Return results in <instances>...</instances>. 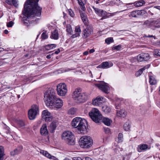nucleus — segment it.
Masks as SVG:
<instances>
[{
    "label": "nucleus",
    "mask_w": 160,
    "mask_h": 160,
    "mask_svg": "<svg viewBox=\"0 0 160 160\" xmlns=\"http://www.w3.org/2000/svg\"><path fill=\"white\" fill-rule=\"evenodd\" d=\"M39 0H28L24 4V9L23 14L24 16L23 21L29 22L28 20L35 16L40 17L42 11V8L38 5Z\"/></svg>",
    "instance_id": "obj_1"
},
{
    "label": "nucleus",
    "mask_w": 160,
    "mask_h": 160,
    "mask_svg": "<svg viewBox=\"0 0 160 160\" xmlns=\"http://www.w3.org/2000/svg\"><path fill=\"white\" fill-rule=\"evenodd\" d=\"M89 115L92 120L96 123L102 121L105 124L109 126L112 122V120L108 118H102L99 111L96 108H92L89 112Z\"/></svg>",
    "instance_id": "obj_2"
},
{
    "label": "nucleus",
    "mask_w": 160,
    "mask_h": 160,
    "mask_svg": "<svg viewBox=\"0 0 160 160\" xmlns=\"http://www.w3.org/2000/svg\"><path fill=\"white\" fill-rule=\"evenodd\" d=\"M86 122V121L85 119L77 117L72 120V127L78 130L79 133H84L87 131L85 125Z\"/></svg>",
    "instance_id": "obj_3"
},
{
    "label": "nucleus",
    "mask_w": 160,
    "mask_h": 160,
    "mask_svg": "<svg viewBox=\"0 0 160 160\" xmlns=\"http://www.w3.org/2000/svg\"><path fill=\"white\" fill-rule=\"evenodd\" d=\"M72 96L75 102L78 103H84L88 99L87 95L85 93H82L81 90L80 88L75 89Z\"/></svg>",
    "instance_id": "obj_4"
},
{
    "label": "nucleus",
    "mask_w": 160,
    "mask_h": 160,
    "mask_svg": "<svg viewBox=\"0 0 160 160\" xmlns=\"http://www.w3.org/2000/svg\"><path fill=\"white\" fill-rule=\"evenodd\" d=\"M56 98L54 90L49 88L44 93V101L47 106H52Z\"/></svg>",
    "instance_id": "obj_5"
},
{
    "label": "nucleus",
    "mask_w": 160,
    "mask_h": 160,
    "mask_svg": "<svg viewBox=\"0 0 160 160\" xmlns=\"http://www.w3.org/2000/svg\"><path fill=\"white\" fill-rule=\"evenodd\" d=\"M93 140L91 137L85 136L81 137L79 140V144L83 148H88L92 145Z\"/></svg>",
    "instance_id": "obj_6"
},
{
    "label": "nucleus",
    "mask_w": 160,
    "mask_h": 160,
    "mask_svg": "<svg viewBox=\"0 0 160 160\" xmlns=\"http://www.w3.org/2000/svg\"><path fill=\"white\" fill-rule=\"evenodd\" d=\"M62 138L69 145H74L75 144L74 136L71 132L69 131L64 132L62 135Z\"/></svg>",
    "instance_id": "obj_7"
},
{
    "label": "nucleus",
    "mask_w": 160,
    "mask_h": 160,
    "mask_svg": "<svg viewBox=\"0 0 160 160\" xmlns=\"http://www.w3.org/2000/svg\"><path fill=\"white\" fill-rule=\"evenodd\" d=\"M39 111V107L38 106L33 105L32 106V108L30 109L28 112V115L29 119L30 120H33L38 114Z\"/></svg>",
    "instance_id": "obj_8"
},
{
    "label": "nucleus",
    "mask_w": 160,
    "mask_h": 160,
    "mask_svg": "<svg viewBox=\"0 0 160 160\" xmlns=\"http://www.w3.org/2000/svg\"><path fill=\"white\" fill-rule=\"evenodd\" d=\"M57 91L58 95L60 96H64L67 92L66 85L64 83H60L57 86Z\"/></svg>",
    "instance_id": "obj_9"
},
{
    "label": "nucleus",
    "mask_w": 160,
    "mask_h": 160,
    "mask_svg": "<svg viewBox=\"0 0 160 160\" xmlns=\"http://www.w3.org/2000/svg\"><path fill=\"white\" fill-rule=\"evenodd\" d=\"M95 86L104 93H109L110 88L106 83L102 82L100 83L96 84Z\"/></svg>",
    "instance_id": "obj_10"
},
{
    "label": "nucleus",
    "mask_w": 160,
    "mask_h": 160,
    "mask_svg": "<svg viewBox=\"0 0 160 160\" xmlns=\"http://www.w3.org/2000/svg\"><path fill=\"white\" fill-rule=\"evenodd\" d=\"M92 28L90 26L88 25L82 32V37L84 38H86L89 37L92 33Z\"/></svg>",
    "instance_id": "obj_11"
},
{
    "label": "nucleus",
    "mask_w": 160,
    "mask_h": 160,
    "mask_svg": "<svg viewBox=\"0 0 160 160\" xmlns=\"http://www.w3.org/2000/svg\"><path fill=\"white\" fill-rule=\"evenodd\" d=\"M103 98L102 97H98L96 98L93 100L92 104L96 106H100L102 104V102L103 101Z\"/></svg>",
    "instance_id": "obj_12"
},
{
    "label": "nucleus",
    "mask_w": 160,
    "mask_h": 160,
    "mask_svg": "<svg viewBox=\"0 0 160 160\" xmlns=\"http://www.w3.org/2000/svg\"><path fill=\"white\" fill-rule=\"evenodd\" d=\"M63 105V102L62 100L60 98H56L53 105L57 108H61Z\"/></svg>",
    "instance_id": "obj_13"
},
{
    "label": "nucleus",
    "mask_w": 160,
    "mask_h": 160,
    "mask_svg": "<svg viewBox=\"0 0 160 160\" xmlns=\"http://www.w3.org/2000/svg\"><path fill=\"white\" fill-rule=\"evenodd\" d=\"M142 10H135L131 12V16L134 18H138L142 15Z\"/></svg>",
    "instance_id": "obj_14"
},
{
    "label": "nucleus",
    "mask_w": 160,
    "mask_h": 160,
    "mask_svg": "<svg viewBox=\"0 0 160 160\" xmlns=\"http://www.w3.org/2000/svg\"><path fill=\"white\" fill-rule=\"evenodd\" d=\"M57 127V122H53L51 123L48 127V129L51 133H53Z\"/></svg>",
    "instance_id": "obj_15"
},
{
    "label": "nucleus",
    "mask_w": 160,
    "mask_h": 160,
    "mask_svg": "<svg viewBox=\"0 0 160 160\" xmlns=\"http://www.w3.org/2000/svg\"><path fill=\"white\" fill-rule=\"evenodd\" d=\"M48 133L46 124L42 125L41 128L40 133L42 135L46 136Z\"/></svg>",
    "instance_id": "obj_16"
},
{
    "label": "nucleus",
    "mask_w": 160,
    "mask_h": 160,
    "mask_svg": "<svg viewBox=\"0 0 160 160\" xmlns=\"http://www.w3.org/2000/svg\"><path fill=\"white\" fill-rule=\"evenodd\" d=\"M149 149L148 146L146 144H143L140 145L138 146L137 148V150L139 152H140L142 151L146 150L147 149Z\"/></svg>",
    "instance_id": "obj_17"
},
{
    "label": "nucleus",
    "mask_w": 160,
    "mask_h": 160,
    "mask_svg": "<svg viewBox=\"0 0 160 160\" xmlns=\"http://www.w3.org/2000/svg\"><path fill=\"white\" fill-rule=\"evenodd\" d=\"M97 11V14L102 17L101 20H102L105 17H107V12L105 11L102 10H98Z\"/></svg>",
    "instance_id": "obj_18"
},
{
    "label": "nucleus",
    "mask_w": 160,
    "mask_h": 160,
    "mask_svg": "<svg viewBox=\"0 0 160 160\" xmlns=\"http://www.w3.org/2000/svg\"><path fill=\"white\" fill-rule=\"evenodd\" d=\"M153 22L154 20L152 19L148 20L145 21L143 25H145L147 27L153 26Z\"/></svg>",
    "instance_id": "obj_19"
},
{
    "label": "nucleus",
    "mask_w": 160,
    "mask_h": 160,
    "mask_svg": "<svg viewBox=\"0 0 160 160\" xmlns=\"http://www.w3.org/2000/svg\"><path fill=\"white\" fill-rule=\"evenodd\" d=\"M80 14L83 22L85 24H86L88 21V18L86 14L82 12H80Z\"/></svg>",
    "instance_id": "obj_20"
},
{
    "label": "nucleus",
    "mask_w": 160,
    "mask_h": 160,
    "mask_svg": "<svg viewBox=\"0 0 160 160\" xmlns=\"http://www.w3.org/2000/svg\"><path fill=\"white\" fill-rule=\"evenodd\" d=\"M127 114L126 112L124 110H122L117 112V116L121 117H124Z\"/></svg>",
    "instance_id": "obj_21"
},
{
    "label": "nucleus",
    "mask_w": 160,
    "mask_h": 160,
    "mask_svg": "<svg viewBox=\"0 0 160 160\" xmlns=\"http://www.w3.org/2000/svg\"><path fill=\"white\" fill-rule=\"evenodd\" d=\"M102 110L105 113H108L111 112V108L105 105L102 107Z\"/></svg>",
    "instance_id": "obj_22"
},
{
    "label": "nucleus",
    "mask_w": 160,
    "mask_h": 160,
    "mask_svg": "<svg viewBox=\"0 0 160 160\" xmlns=\"http://www.w3.org/2000/svg\"><path fill=\"white\" fill-rule=\"evenodd\" d=\"M51 37L54 39H58V31L56 30H55L52 33Z\"/></svg>",
    "instance_id": "obj_23"
},
{
    "label": "nucleus",
    "mask_w": 160,
    "mask_h": 160,
    "mask_svg": "<svg viewBox=\"0 0 160 160\" xmlns=\"http://www.w3.org/2000/svg\"><path fill=\"white\" fill-rule=\"evenodd\" d=\"M4 149L2 146H0V160H2L4 156Z\"/></svg>",
    "instance_id": "obj_24"
},
{
    "label": "nucleus",
    "mask_w": 160,
    "mask_h": 160,
    "mask_svg": "<svg viewBox=\"0 0 160 160\" xmlns=\"http://www.w3.org/2000/svg\"><path fill=\"white\" fill-rule=\"evenodd\" d=\"M102 64L103 69L109 68L111 67L113 65V64L111 63L110 64V65H109V63L108 62H103L102 63Z\"/></svg>",
    "instance_id": "obj_25"
},
{
    "label": "nucleus",
    "mask_w": 160,
    "mask_h": 160,
    "mask_svg": "<svg viewBox=\"0 0 160 160\" xmlns=\"http://www.w3.org/2000/svg\"><path fill=\"white\" fill-rule=\"evenodd\" d=\"M145 4V2L143 0L139 1L133 3V4L136 7H138L142 6Z\"/></svg>",
    "instance_id": "obj_26"
},
{
    "label": "nucleus",
    "mask_w": 160,
    "mask_h": 160,
    "mask_svg": "<svg viewBox=\"0 0 160 160\" xmlns=\"http://www.w3.org/2000/svg\"><path fill=\"white\" fill-rule=\"evenodd\" d=\"M149 82L151 85H155L157 83V81L155 78L152 76L149 77Z\"/></svg>",
    "instance_id": "obj_27"
},
{
    "label": "nucleus",
    "mask_w": 160,
    "mask_h": 160,
    "mask_svg": "<svg viewBox=\"0 0 160 160\" xmlns=\"http://www.w3.org/2000/svg\"><path fill=\"white\" fill-rule=\"evenodd\" d=\"M56 45L55 44H51L50 45H48L45 46V48L46 50H49L51 49H52L53 48H55L56 47Z\"/></svg>",
    "instance_id": "obj_28"
},
{
    "label": "nucleus",
    "mask_w": 160,
    "mask_h": 160,
    "mask_svg": "<svg viewBox=\"0 0 160 160\" xmlns=\"http://www.w3.org/2000/svg\"><path fill=\"white\" fill-rule=\"evenodd\" d=\"M40 152L43 155L48 158H51V154L46 151L41 150Z\"/></svg>",
    "instance_id": "obj_29"
},
{
    "label": "nucleus",
    "mask_w": 160,
    "mask_h": 160,
    "mask_svg": "<svg viewBox=\"0 0 160 160\" xmlns=\"http://www.w3.org/2000/svg\"><path fill=\"white\" fill-rule=\"evenodd\" d=\"M51 114L47 110H44L42 112V118H43L47 116H50Z\"/></svg>",
    "instance_id": "obj_30"
},
{
    "label": "nucleus",
    "mask_w": 160,
    "mask_h": 160,
    "mask_svg": "<svg viewBox=\"0 0 160 160\" xmlns=\"http://www.w3.org/2000/svg\"><path fill=\"white\" fill-rule=\"evenodd\" d=\"M123 128L125 131H128L130 130V125L129 122H126L123 125Z\"/></svg>",
    "instance_id": "obj_31"
},
{
    "label": "nucleus",
    "mask_w": 160,
    "mask_h": 160,
    "mask_svg": "<svg viewBox=\"0 0 160 160\" xmlns=\"http://www.w3.org/2000/svg\"><path fill=\"white\" fill-rule=\"evenodd\" d=\"M18 124L19 128H23L25 126V124L24 122L22 120H19L18 121Z\"/></svg>",
    "instance_id": "obj_32"
},
{
    "label": "nucleus",
    "mask_w": 160,
    "mask_h": 160,
    "mask_svg": "<svg viewBox=\"0 0 160 160\" xmlns=\"http://www.w3.org/2000/svg\"><path fill=\"white\" fill-rule=\"evenodd\" d=\"M76 108H73L70 109L68 111V113L69 114L73 115L75 114L76 112Z\"/></svg>",
    "instance_id": "obj_33"
},
{
    "label": "nucleus",
    "mask_w": 160,
    "mask_h": 160,
    "mask_svg": "<svg viewBox=\"0 0 160 160\" xmlns=\"http://www.w3.org/2000/svg\"><path fill=\"white\" fill-rule=\"evenodd\" d=\"M153 26L158 28H160V21L159 20H154Z\"/></svg>",
    "instance_id": "obj_34"
},
{
    "label": "nucleus",
    "mask_w": 160,
    "mask_h": 160,
    "mask_svg": "<svg viewBox=\"0 0 160 160\" xmlns=\"http://www.w3.org/2000/svg\"><path fill=\"white\" fill-rule=\"evenodd\" d=\"M142 55L143 56V58L144 59V61H147L149 59L150 56L148 53H142Z\"/></svg>",
    "instance_id": "obj_35"
},
{
    "label": "nucleus",
    "mask_w": 160,
    "mask_h": 160,
    "mask_svg": "<svg viewBox=\"0 0 160 160\" xmlns=\"http://www.w3.org/2000/svg\"><path fill=\"white\" fill-rule=\"evenodd\" d=\"M66 31L69 34H71L72 30L71 26L70 24H68L67 26Z\"/></svg>",
    "instance_id": "obj_36"
},
{
    "label": "nucleus",
    "mask_w": 160,
    "mask_h": 160,
    "mask_svg": "<svg viewBox=\"0 0 160 160\" xmlns=\"http://www.w3.org/2000/svg\"><path fill=\"white\" fill-rule=\"evenodd\" d=\"M21 152L20 149L16 148L15 149L13 152L11 153V155L12 156H14L16 154H18Z\"/></svg>",
    "instance_id": "obj_37"
},
{
    "label": "nucleus",
    "mask_w": 160,
    "mask_h": 160,
    "mask_svg": "<svg viewBox=\"0 0 160 160\" xmlns=\"http://www.w3.org/2000/svg\"><path fill=\"white\" fill-rule=\"evenodd\" d=\"M12 3L15 7L18 8V4L17 0H12Z\"/></svg>",
    "instance_id": "obj_38"
},
{
    "label": "nucleus",
    "mask_w": 160,
    "mask_h": 160,
    "mask_svg": "<svg viewBox=\"0 0 160 160\" xmlns=\"http://www.w3.org/2000/svg\"><path fill=\"white\" fill-rule=\"evenodd\" d=\"M142 53H141L137 56V60L138 61L142 62L144 61L143 58Z\"/></svg>",
    "instance_id": "obj_39"
},
{
    "label": "nucleus",
    "mask_w": 160,
    "mask_h": 160,
    "mask_svg": "<svg viewBox=\"0 0 160 160\" xmlns=\"http://www.w3.org/2000/svg\"><path fill=\"white\" fill-rule=\"evenodd\" d=\"M48 36L46 32H43L41 35V38L42 39H45L47 38Z\"/></svg>",
    "instance_id": "obj_40"
},
{
    "label": "nucleus",
    "mask_w": 160,
    "mask_h": 160,
    "mask_svg": "<svg viewBox=\"0 0 160 160\" xmlns=\"http://www.w3.org/2000/svg\"><path fill=\"white\" fill-rule=\"evenodd\" d=\"M145 70L144 68H142L139 70L136 73V75L137 76H139L141 75L142 73L144 70Z\"/></svg>",
    "instance_id": "obj_41"
},
{
    "label": "nucleus",
    "mask_w": 160,
    "mask_h": 160,
    "mask_svg": "<svg viewBox=\"0 0 160 160\" xmlns=\"http://www.w3.org/2000/svg\"><path fill=\"white\" fill-rule=\"evenodd\" d=\"M121 48V46L120 45H118L117 46H114L112 48L113 50H116L117 51H119Z\"/></svg>",
    "instance_id": "obj_42"
},
{
    "label": "nucleus",
    "mask_w": 160,
    "mask_h": 160,
    "mask_svg": "<svg viewBox=\"0 0 160 160\" xmlns=\"http://www.w3.org/2000/svg\"><path fill=\"white\" fill-rule=\"evenodd\" d=\"M113 41L112 38H111L106 39L105 40V42L107 44H109L110 42H112Z\"/></svg>",
    "instance_id": "obj_43"
},
{
    "label": "nucleus",
    "mask_w": 160,
    "mask_h": 160,
    "mask_svg": "<svg viewBox=\"0 0 160 160\" xmlns=\"http://www.w3.org/2000/svg\"><path fill=\"white\" fill-rule=\"evenodd\" d=\"M123 138V134L122 133H119L118 134V138L119 142H121Z\"/></svg>",
    "instance_id": "obj_44"
},
{
    "label": "nucleus",
    "mask_w": 160,
    "mask_h": 160,
    "mask_svg": "<svg viewBox=\"0 0 160 160\" xmlns=\"http://www.w3.org/2000/svg\"><path fill=\"white\" fill-rule=\"evenodd\" d=\"M50 117L51 115L47 116H46V117L43 118L46 121L48 122L50 121L52 119V118H51Z\"/></svg>",
    "instance_id": "obj_45"
},
{
    "label": "nucleus",
    "mask_w": 160,
    "mask_h": 160,
    "mask_svg": "<svg viewBox=\"0 0 160 160\" xmlns=\"http://www.w3.org/2000/svg\"><path fill=\"white\" fill-rule=\"evenodd\" d=\"M154 54L157 56L160 57V50H155L154 51Z\"/></svg>",
    "instance_id": "obj_46"
},
{
    "label": "nucleus",
    "mask_w": 160,
    "mask_h": 160,
    "mask_svg": "<svg viewBox=\"0 0 160 160\" xmlns=\"http://www.w3.org/2000/svg\"><path fill=\"white\" fill-rule=\"evenodd\" d=\"M68 12L70 15L72 17H74V14L73 12L71 9H69L68 10Z\"/></svg>",
    "instance_id": "obj_47"
},
{
    "label": "nucleus",
    "mask_w": 160,
    "mask_h": 160,
    "mask_svg": "<svg viewBox=\"0 0 160 160\" xmlns=\"http://www.w3.org/2000/svg\"><path fill=\"white\" fill-rule=\"evenodd\" d=\"M75 31L76 33H78V34L80 35V32H81V30L80 28H76Z\"/></svg>",
    "instance_id": "obj_48"
},
{
    "label": "nucleus",
    "mask_w": 160,
    "mask_h": 160,
    "mask_svg": "<svg viewBox=\"0 0 160 160\" xmlns=\"http://www.w3.org/2000/svg\"><path fill=\"white\" fill-rule=\"evenodd\" d=\"M104 131L106 133H109L110 132V129L108 128H104Z\"/></svg>",
    "instance_id": "obj_49"
},
{
    "label": "nucleus",
    "mask_w": 160,
    "mask_h": 160,
    "mask_svg": "<svg viewBox=\"0 0 160 160\" xmlns=\"http://www.w3.org/2000/svg\"><path fill=\"white\" fill-rule=\"evenodd\" d=\"M4 128L6 129V130H7L6 131V133H9V128L6 125H4Z\"/></svg>",
    "instance_id": "obj_50"
},
{
    "label": "nucleus",
    "mask_w": 160,
    "mask_h": 160,
    "mask_svg": "<svg viewBox=\"0 0 160 160\" xmlns=\"http://www.w3.org/2000/svg\"><path fill=\"white\" fill-rule=\"evenodd\" d=\"M79 36V35L78 34V33H77L76 32V33L73 35H72V36L71 38H76L78 36Z\"/></svg>",
    "instance_id": "obj_51"
},
{
    "label": "nucleus",
    "mask_w": 160,
    "mask_h": 160,
    "mask_svg": "<svg viewBox=\"0 0 160 160\" xmlns=\"http://www.w3.org/2000/svg\"><path fill=\"white\" fill-rule=\"evenodd\" d=\"M78 2V3L81 6H84V4L83 3L82 1L81 0H77Z\"/></svg>",
    "instance_id": "obj_52"
},
{
    "label": "nucleus",
    "mask_w": 160,
    "mask_h": 160,
    "mask_svg": "<svg viewBox=\"0 0 160 160\" xmlns=\"http://www.w3.org/2000/svg\"><path fill=\"white\" fill-rule=\"evenodd\" d=\"M73 160H82L81 158L80 157H74L73 159Z\"/></svg>",
    "instance_id": "obj_53"
},
{
    "label": "nucleus",
    "mask_w": 160,
    "mask_h": 160,
    "mask_svg": "<svg viewBox=\"0 0 160 160\" xmlns=\"http://www.w3.org/2000/svg\"><path fill=\"white\" fill-rule=\"evenodd\" d=\"M144 37H145L146 38H153L154 37V38H155V36H154L152 35H148V36L147 35H145L144 36Z\"/></svg>",
    "instance_id": "obj_54"
},
{
    "label": "nucleus",
    "mask_w": 160,
    "mask_h": 160,
    "mask_svg": "<svg viewBox=\"0 0 160 160\" xmlns=\"http://www.w3.org/2000/svg\"><path fill=\"white\" fill-rule=\"evenodd\" d=\"M60 52V50L59 49H58L55 51L54 52V53L55 54H58L59 52Z\"/></svg>",
    "instance_id": "obj_55"
},
{
    "label": "nucleus",
    "mask_w": 160,
    "mask_h": 160,
    "mask_svg": "<svg viewBox=\"0 0 160 160\" xmlns=\"http://www.w3.org/2000/svg\"><path fill=\"white\" fill-rule=\"evenodd\" d=\"M97 68H103L102 64L101 63L100 65H98L97 67Z\"/></svg>",
    "instance_id": "obj_56"
},
{
    "label": "nucleus",
    "mask_w": 160,
    "mask_h": 160,
    "mask_svg": "<svg viewBox=\"0 0 160 160\" xmlns=\"http://www.w3.org/2000/svg\"><path fill=\"white\" fill-rule=\"evenodd\" d=\"M94 51H95L93 49H90L89 50V52L90 53H93V52H94Z\"/></svg>",
    "instance_id": "obj_57"
},
{
    "label": "nucleus",
    "mask_w": 160,
    "mask_h": 160,
    "mask_svg": "<svg viewBox=\"0 0 160 160\" xmlns=\"http://www.w3.org/2000/svg\"><path fill=\"white\" fill-rule=\"evenodd\" d=\"M88 54V51H86L83 53V54L84 55H87Z\"/></svg>",
    "instance_id": "obj_58"
},
{
    "label": "nucleus",
    "mask_w": 160,
    "mask_h": 160,
    "mask_svg": "<svg viewBox=\"0 0 160 160\" xmlns=\"http://www.w3.org/2000/svg\"><path fill=\"white\" fill-rule=\"evenodd\" d=\"M149 67H150V65H148L144 67H143V68H144L145 69H148V68H149Z\"/></svg>",
    "instance_id": "obj_59"
},
{
    "label": "nucleus",
    "mask_w": 160,
    "mask_h": 160,
    "mask_svg": "<svg viewBox=\"0 0 160 160\" xmlns=\"http://www.w3.org/2000/svg\"><path fill=\"white\" fill-rule=\"evenodd\" d=\"M51 55H50V54L46 56V58L48 59H50V58H51Z\"/></svg>",
    "instance_id": "obj_60"
},
{
    "label": "nucleus",
    "mask_w": 160,
    "mask_h": 160,
    "mask_svg": "<svg viewBox=\"0 0 160 160\" xmlns=\"http://www.w3.org/2000/svg\"><path fill=\"white\" fill-rule=\"evenodd\" d=\"M4 33L5 34H8V31L7 30H5L4 31Z\"/></svg>",
    "instance_id": "obj_61"
},
{
    "label": "nucleus",
    "mask_w": 160,
    "mask_h": 160,
    "mask_svg": "<svg viewBox=\"0 0 160 160\" xmlns=\"http://www.w3.org/2000/svg\"><path fill=\"white\" fill-rule=\"evenodd\" d=\"M85 160H92V159L89 157H86L85 158Z\"/></svg>",
    "instance_id": "obj_62"
},
{
    "label": "nucleus",
    "mask_w": 160,
    "mask_h": 160,
    "mask_svg": "<svg viewBox=\"0 0 160 160\" xmlns=\"http://www.w3.org/2000/svg\"><path fill=\"white\" fill-rule=\"evenodd\" d=\"M6 2L8 4L10 5V0H6Z\"/></svg>",
    "instance_id": "obj_63"
},
{
    "label": "nucleus",
    "mask_w": 160,
    "mask_h": 160,
    "mask_svg": "<svg viewBox=\"0 0 160 160\" xmlns=\"http://www.w3.org/2000/svg\"><path fill=\"white\" fill-rule=\"evenodd\" d=\"M82 7V10H83V11H84L86 9V8H85V7H84V5L83 6H81Z\"/></svg>",
    "instance_id": "obj_64"
}]
</instances>
